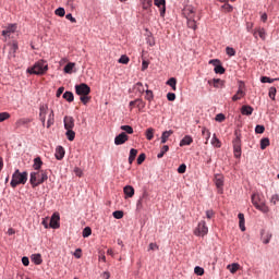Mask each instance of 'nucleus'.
Returning a JSON list of instances; mask_svg holds the SVG:
<instances>
[{
  "instance_id": "obj_21",
  "label": "nucleus",
  "mask_w": 279,
  "mask_h": 279,
  "mask_svg": "<svg viewBox=\"0 0 279 279\" xmlns=\"http://www.w3.org/2000/svg\"><path fill=\"white\" fill-rule=\"evenodd\" d=\"M33 169L34 171H41L40 169H43V159L40 157H36L34 159Z\"/></svg>"
},
{
  "instance_id": "obj_55",
  "label": "nucleus",
  "mask_w": 279,
  "mask_h": 279,
  "mask_svg": "<svg viewBox=\"0 0 279 279\" xmlns=\"http://www.w3.org/2000/svg\"><path fill=\"white\" fill-rule=\"evenodd\" d=\"M255 133L256 134H264L265 133V126L260 125V124H257L256 128H255Z\"/></svg>"
},
{
  "instance_id": "obj_19",
  "label": "nucleus",
  "mask_w": 279,
  "mask_h": 279,
  "mask_svg": "<svg viewBox=\"0 0 279 279\" xmlns=\"http://www.w3.org/2000/svg\"><path fill=\"white\" fill-rule=\"evenodd\" d=\"M147 199H149V194L147 192H144L142 194V197L137 201V208H143V204H147Z\"/></svg>"
},
{
  "instance_id": "obj_61",
  "label": "nucleus",
  "mask_w": 279,
  "mask_h": 279,
  "mask_svg": "<svg viewBox=\"0 0 279 279\" xmlns=\"http://www.w3.org/2000/svg\"><path fill=\"white\" fill-rule=\"evenodd\" d=\"M145 158H146V155L145 154H141L137 157V165H143V162H145Z\"/></svg>"
},
{
  "instance_id": "obj_29",
  "label": "nucleus",
  "mask_w": 279,
  "mask_h": 279,
  "mask_svg": "<svg viewBox=\"0 0 279 279\" xmlns=\"http://www.w3.org/2000/svg\"><path fill=\"white\" fill-rule=\"evenodd\" d=\"M29 123H32V119H29V118H22V119L16 121V126L21 128V126L27 125Z\"/></svg>"
},
{
  "instance_id": "obj_6",
  "label": "nucleus",
  "mask_w": 279,
  "mask_h": 279,
  "mask_svg": "<svg viewBox=\"0 0 279 279\" xmlns=\"http://www.w3.org/2000/svg\"><path fill=\"white\" fill-rule=\"evenodd\" d=\"M75 93L80 97H82L84 95H90V86H88L85 83H82L80 85H75Z\"/></svg>"
},
{
  "instance_id": "obj_51",
  "label": "nucleus",
  "mask_w": 279,
  "mask_h": 279,
  "mask_svg": "<svg viewBox=\"0 0 279 279\" xmlns=\"http://www.w3.org/2000/svg\"><path fill=\"white\" fill-rule=\"evenodd\" d=\"M90 234H93V230L90 229V227H86V228L83 230V236H84V239H87V236H90Z\"/></svg>"
},
{
  "instance_id": "obj_43",
  "label": "nucleus",
  "mask_w": 279,
  "mask_h": 279,
  "mask_svg": "<svg viewBox=\"0 0 279 279\" xmlns=\"http://www.w3.org/2000/svg\"><path fill=\"white\" fill-rule=\"evenodd\" d=\"M269 147V138L265 137L260 140V149H267Z\"/></svg>"
},
{
  "instance_id": "obj_49",
  "label": "nucleus",
  "mask_w": 279,
  "mask_h": 279,
  "mask_svg": "<svg viewBox=\"0 0 279 279\" xmlns=\"http://www.w3.org/2000/svg\"><path fill=\"white\" fill-rule=\"evenodd\" d=\"M260 82H262V84H274L275 78H271V77H269V76H263V77L260 78Z\"/></svg>"
},
{
  "instance_id": "obj_11",
  "label": "nucleus",
  "mask_w": 279,
  "mask_h": 279,
  "mask_svg": "<svg viewBox=\"0 0 279 279\" xmlns=\"http://www.w3.org/2000/svg\"><path fill=\"white\" fill-rule=\"evenodd\" d=\"M50 228H53V230H58L60 228V215L59 214H53L50 218Z\"/></svg>"
},
{
  "instance_id": "obj_23",
  "label": "nucleus",
  "mask_w": 279,
  "mask_h": 279,
  "mask_svg": "<svg viewBox=\"0 0 279 279\" xmlns=\"http://www.w3.org/2000/svg\"><path fill=\"white\" fill-rule=\"evenodd\" d=\"M64 154H65L64 147L58 146L56 148L54 156H56L57 160H62V158H64Z\"/></svg>"
},
{
  "instance_id": "obj_17",
  "label": "nucleus",
  "mask_w": 279,
  "mask_h": 279,
  "mask_svg": "<svg viewBox=\"0 0 279 279\" xmlns=\"http://www.w3.org/2000/svg\"><path fill=\"white\" fill-rule=\"evenodd\" d=\"M208 84L214 88H223L225 82L221 78L209 80Z\"/></svg>"
},
{
  "instance_id": "obj_2",
  "label": "nucleus",
  "mask_w": 279,
  "mask_h": 279,
  "mask_svg": "<svg viewBox=\"0 0 279 279\" xmlns=\"http://www.w3.org/2000/svg\"><path fill=\"white\" fill-rule=\"evenodd\" d=\"M253 206L264 215L269 213V206H267V201L265 199V195L259 193H254L251 197Z\"/></svg>"
},
{
  "instance_id": "obj_60",
  "label": "nucleus",
  "mask_w": 279,
  "mask_h": 279,
  "mask_svg": "<svg viewBox=\"0 0 279 279\" xmlns=\"http://www.w3.org/2000/svg\"><path fill=\"white\" fill-rule=\"evenodd\" d=\"M54 13L57 14V16H64V14H66V11H64V8H58Z\"/></svg>"
},
{
  "instance_id": "obj_1",
  "label": "nucleus",
  "mask_w": 279,
  "mask_h": 279,
  "mask_svg": "<svg viewBox=\"0 0 279 279\" xmlns=\"http://www.w3.org/2000/svg\"><path fill=\"white\" fill-rule=\"evenodd\" d=\"M47 180H49V173L47 170H35L34 172H31L29 183L33 189L40 186V184H44Z\"/></svg>"
},
{
  "instance_id": "obj_5",
  "label": "nucleus",
  "mask_w": 279,
  "mask_h": 279,
  "mask_svg": "<svg viewBox=\"0 0 279 279\" xmlns=\"http://www.w3.org/2000/svg\"><path fill=\"white\" fill-rule=\"evenodd\" d=\"M233 154L234 158H241V134L235 132V138L233 140Z\"/></svg>"
},
{
  "instance_id": "obj_45",
  "label": "nucleus",
  "mask_w": 279,
  "mask_h": 279,
  "mask_svg": "<svg viewBox=\"0 0 279 279\" xmlns=\"http://www.w3.org/2000/svg\"><path fill=\"white\" fill-rule=\"evenodd\" d=\"M120 130H123L126 134H134V129L131 125H122Z\"/></svg>"
},
{
  "instance_id": "obj_47",
  "label": "nucleus",
  "mask_w": 279,
  "mask_h": 279,
  "mask_svg": "<svg viewBox=\"0 0 279 279\" xmlns=\"http://www.w3.org/2000/svg\"><path fill=\"white\" fill-rule=\"evenodd\" d=\"M187 27L190 29H197V22L195 20H191V17L187 20Z\"/></svg>"
},
{
  "instance_id": "obj_25",
  "label": "nucleus",
  "mask_w": 279,
  "mask_h": 279,
  "mask_svg": "<svg viewBox=\"0 0 279 279\" xmlns=\"http://www.w3.org/2000/svg\"><path fill=\"white\" fill-rule=\"evenodd\" d=\"M238 218H239V228H240V230L242 232H245V215L239 214Z\"/></svg>"
},
{
  "instance_id": "obj_35",
  "label": "nucleus",
  "mask_w": 279,
  "mask_h": 279,
  "mask_svg": "<svg viewBox=\"0 0 279 279\" xmlns=\"http://www.w3.org/2000/svg\"><path fill=\"white\" fill-rule=\"evenodd\" d=\"M73 69H75V63L70 62L64 66L63 71L64 73L71 74L73 73Z\"/></svg>"
},
{
  "instance_id": "obj_48",
  "label": "nucleus",
  "mask_w": 279,
  "mask_h": 279,
  "mask_svg": "<svg viewBox=\"0 0 279 279\" xmlns=\"http://www.w3.org/2000/svg\"><path fill=\"white\" fill-rule=\"evenodd\" d=\"M276 93H278V90L276 89V87H270V88H269L268 95H269L270 99H272V101L276 100Z\"/></svg>"
},
{
  "instance_id": "obj_36",
  "label": "nucleus",
  "mask_w": 279,
  "mask_h": 279,
  "mask_svg": "<svg viewBox=\"0 0 279 279\" xmlns=\"http://www.w3.org/2000/svg\"><path fill=\"white\" fill-rule=\"evenodd\" d=\"M178 81L175 77H171L170 80L167 81V85L172 87V90H178L177 87Z\"/></svg>"
},
{
  "instance_id": "obj_12",
  "label": "nucleus",
  "mask_w": 279,
  "mask_h": 279,
  "mask_svg": "<svg viewBox=\"0 0 279 279\" xmlns=\"http://www.w3.org/2000/svg\"><path fill=\"white\" fill-rule=\"evenodd\" d=\"M63 122L65 130H73V128H75V119H73L71 116H65L63 118Z\"/></svg>"
},
{
  "instance_id": "obj_57",
  "label": "nucleus",
  "mask_w": 279,
  "mask_h": 279,
  "mask_svg": "<svg viewBox=\"0 0 279 279\" xmlns=\"http://www.w3.org/2000/svg\"><path fill=\"white\" fill-rule=\"evenodd\" d=\"M194 274H196V276H204V268L196 266L194 268Z\"/></svg>"
},
{
  "instance_id": "obj_13",
  "label": "nucleus",
  "mask_w": 279,
  "mask_h": 279,
  "mask_svg": "<svg viewBox=\"0 0 279 279\" xmlns=\"http://www.w3.org/2000/svg\"><path fill=\"white\" fill-rule=\"evenodd\" d=\"M10 50H9V60H12V58H16V51H19V43L13 41L12 44H9Z\"/></svg>"
},
{
  "instance_id": "obj_9",
  "label": "nucleus",
  "mask_w": 279,
  "mask_h": 279,
  "mask_svg": "<svg viewBox=\"0 0 279 279\" xmlns=\"http://www.w3.org/2000/svg\"><path fill=\"white\" fill-rule=\"evenodd\" d=\"M47 114H49V105H40L39 107V121H41V124L45 126V123L47 121Z\"/></svg>"
},
{
  "instance_id": "obj_53",
  "label": "nucleus",
  "mask_w": 279,
  "mask_h": 279,
  "mask_svg": "<svg viewBox=\"0 0 279 279\" xmlns=\"http://www.w3.org/2000/svg\"><path fill=\"white\" fill-rule=\"evenodd\" d=\"M215 183L218 189H221V186H223V178L216 177Z\"/></svg>"
},
{
  "instance_id": "obj_59",
  "label": "nucleus",
  "mask_w": 279,
  "mask_h": 279,
  "mask_svg": "<svg viewBox=\"0 0 279 279\" xmlns=\"http://www.w3.org/2000/svg\"><path fill=\"white\" fill-rule=\"evenodd\" d=\"M80 100L82 101V104H84V106H86V104L90 101V96L88 95L81 96Z\"/></svg>"
},
{
  "instance_id": "obj_50",
  "label": "nucleus",
  "mask_w": 279,
  "mask_h": 279,
  "mask_svg": "<svg viewBox=\"0 0 279 279\" xmlns=\"http://www.w3.org/2000/svg\"><path fill=\"white\" fill-rule=\"evenodd\" d=\"M10 119V113L9 112H1L0 113V123H3V121H8Z\"/></svg>"
},
{
  "instance_id": "obj_39",
  "label": "nucleus",
  "mask_w": 279,
  "mask_h": 279,
  "mask_svg": "<svg viewBox=\"0 0 279 279\" xmlns=\"http://www.w3.org/2000/svg\"><path fill=\"white\" fill-rule=\"evenodd\" d=\"M134 89L137 90V93H140L141 95H143V93H145V86H143V83L141 82H137L135 85H134Z\"/></svg>"
},
{
  "instance_id": "obj_18",
  "label": "nucleus",
  "mask_w": 279,
  "mask_h": 279,
  "mask_svg": "<svg viewBox=\"0 0 279 279\" xmlns=\"http://www.w3.org/2000/svg\"><path fill=\"white\" fill-rule=\"evenodd\" d=\"M16 24H10L9 26H7V28L4 31H2V36H10L11 34H14V32H16Z\"/></svg>"
},
{
  "instance_id": "obj_33",
  "label": "nucleus",
  "mask_w": 279,
  "mask_h": 279,
  "mask_svg": "<svg viewBox=\"0 0 279 279\" xmlns=\"http://www.w3.org/2000/svg\"><path fill=\"white\" fill-rule=\"evenodd\" d=\"M32 262L35 263V265H41L43 256L40 254H34L32 255Z\"/></svg>"
},
{
  "instance_id": "obj_44",
  "label": "nucleus",
  "mask_w": 279,
  "mask_h": 279,
  "mask_svg": "<svg viewBox=\"0 0 279 279\" xmlns=\"http://www.w3.org/2000/svg\"><path fill=\"white\" fill-rule=\"evenodd\" d=\"M211 145H214V147H221V141H219V138H217L216 134H214V136L211 138Z\"/></svg>"
},
{
  "instance_id": "obj_16",
  "label": "nucleus",
  "mask_w": 279,
  "mask_h": 279,
  "mask_svg": "<svg viewBox=\"0 0 279 279\" xmlns=\"http://www.w3.org/2000/svg\"><path fill=\"white\" fill-rule=\"evenodd\" d=\"M128 140H129L128 134H125V132H122L118 136H116L114 145H123Z\"/></svg>"
},
{
  "instance_id": "obj_41",
  "label": "nucleus",
  "mask_w": 279,
  "mask_h": 279,
  "mask_svg": "<svg viewBox=\"0 0 279 279\" xmlns=\"http://www.w3.org/2000/svg\"><path fill=\"white\" fill-rule=\"evenodd\" d=\"M145 93H146L145 95L146 101H149V104H151V101H154V92L146 89Z\"/></svg>"
},
{
  "instance_id": "obj_7",
  "label": "nucleus",
  "mask_w": 279,
  "mask_h": 279,
  "mask_svg": "<svg viewBox=\"0 0 279 279\" xmlns=\"http://www.w3.org/2000/svg\"><path fill=\"white\" fill-rule=\"evenodd\" d=\"M245 97V83L243 81H240L238 92L232 97V101H239Z\"/></svg>"
},
{
  "instance_id": "obj_15",
  "label": "nucleus",
  "mask_w": 279,
  "mask_h": 279,
  "mask_svg": "<svg viewBox=\"0 0 279 279\" xmlns=\"http://www.w3.org/2000/svg\"><path fill=\"white\" fill-rule=\"evenodd\" d=\"M155 5L159 8L160 16H165V12H167V1L166 0H155Z\"/></svg>"
},
{
  "instance_id": "obj_32",
  "label": "nucleus",
  "mask_w": 279,
  "mask_h": 279,
  "mask_svg": "<svg viewBox=\"0 0 279 279\" xmlns=\"http://www.w3.org/2000/svg\"><path fill=\"white\" fill-rule=\"evenodd\" d=\"M63 99H65V101H69V104L73 102L75 99V96L73 95L72 92H65L63 94Z\"/></svg>"
},
{
  "instance_id": "obj_38",
  "label": "nucleus",
  "mask_w": 279,
  "mask_h": 279,
  "mask_svg": "<svg viewBox=\"0 0 279 279\" xmlns=\"http://www.w3.org/2000/svg\"><path fill=\"white\" fill-rule=\"evenodd\" d=\"M232 10H234V7L228 2L221 5V12H232Z\"/></svg>"
},
{
  "instance_id": "obj_58",
  "label": "nucleus",
  "mask_w": 279,
  "mask_h": 279,
  "mask_svg": "<svg viewBox=\"0 0 279 279\" xmlns=\"http://www.w3.org/2000/svg\"><path fill=\"white\" fill-rule=\"evenodd\" d=\"M114 219H123V211L122 210H116L113 211Z\"/></svg>"
},
{
  "instance_id": "obj_63",
  "label": "nucleus",
  "mask_w": 279,
  "mask_h": 279,
  "mask_svg": "<svg viewBox=\"0 0 279 279\" xmlns=\"http://www.w3.org/2000/svg\"><path fill=\"white\" fill-rule=\"evenodd\" d=\"M270 202H271V204H274V205L278 204V202H279V195H278V194L272 195Z\"/></svg>"
},
{
  "instance_id": "obj_62",
  "label": "nucleus",
  "mask_w": 279,
  "mask_h": 279,
  "mask_svg": "<svg viewBox=\"0 0 279 279\" xmlns=\"http://www.w3.org/2000/svg\"><path fill=\"white\" fill-rule=\"evenodd\" d=\"M178 173H186V166L184 163L179 166Z\"/></svg>"
},
{
  "instance_id": "obj_10",
  "label": "nucleus",
  "mask_w": 279,
  "mask_h": 279,
  "mask_svg": "<svg viewBox=\"0 0 279 279\" xmlns=\"http://www.w3.org/2000/svg\"><path fill=\"white\" fill-rule=\"evenodd\" d=\"M209 64H213L215 66L214 69L215 73L219 75H223V73H226V69L223 68V65H221V61H219V59L210 60Z\"/></svg>"
},
{
  "instance_id": "obj_42",
  "label": "nucleus",
  "mask_w": 279,
  "mask_h": 279,
  "mask_svg": "<svg viewBox=\"0 0 279 279\" xmlns=\"http://www.w3.org/2000/svg\"><path fill=\"white\" fill-rule=\"evenodd\" d=\"M167 151H169V146L168 145H163L162 147H161V150H160V153L157 155V158H163L165 157V155L167 154Z\"/></svg>"
},
{
  "instance_id": "obj_52",
  "label": "nucleus",
  "mask_w": 279,
  "mask_h": 279,
  "mask_svg": "<svg viewBox=\"0 0 279 279\" xmlns=\"http://www.w3.org/2000/svg\"><path fill=\"white\" fill-rule=\"evenodd\" d=\"M129 62H130V58L125 54L121 56L119 59L120 64H129Z\"/></svg>"
},
{
  "instance_id": "obj_20",
  "label": "nucleus",
  "mask_w": 279,
  "mask_h": 279,
  "mask_svg": "<svg viewBox=\"0 0 279 279\" xmlns=\"http://www.w3.org/2000/svg\"><path fill=\"white\" fill-rule=\"evenodd\" d=\"M253 112H254V108L252 106L244 105L241 108V113L244 114L245 117L252 116Z\"/></svg>"
},
{
  "instance_id": "obj_24",
  "label": "nucleus",
  "mask_w": 279,
  "mask_h": 279,
  "mask_svg": "<svg viewBox=\"0 0 279 279\" xmlns=\"http://www.w3.org/2000/svg\"><path fill=\"white\" fill-rule=\"evenodd\" d=\"M227 269L230 271V274H235L239 271V269H241V265L239 263L229 264Z\"/></svg>"
},
{
  "instance_id": "obj_4",
  "label": "nucleus",
  "mask_w": 279,
  "mask_h": 279,
  "mask_svg": "<svg viewBox=\"0 0 279 279\" xmlns=\"http://www.w3.org/2000/svg\"><path fill=\"white\" fill-rule=\"evenodd\" d=\"M26 183H27V172H21L20 170H15L11 180L12 189H16L19 184H26Z\"/></svg>"
},
{
  "instance_id": "obj_54",
  "label": "nucleus",
  "mask_w": 279,
  "mask_h": 279,
  "mask_svg": "<svg viewBox=\"0 0 279 279\" xmlns=\"http://www.w3.org/2000/svg\"><path fill=\"white\" fill-rule=\"evenodd\" d=\"M226 53H227V56H230V57L236 56V50H234V48H232V47H227Z\"/></svg>"
},
{
  "instance_id": "obj_28",
  "label": "nucleus",
  "mask_w": 279,
  "mask_h": 279,
  "mask_svg": "<svg viewBox=\"0 0 279 279\" xmlns=\"http://www.w3.org/2000/svg\"><path fill=\"white\" fill-rule=\"evenodd\" d=\"M138 155V150L135 148H132L130 150V156H129V165H132V162H134V160H136V156Z\"/></svg>"
},
{
  "instance_id": "obj_22",
  "label": "nucleus",
  "mask_w": 279,
  "mask_h": 279,
  "mask_svg": "<svg viewBox=\"0 0 279 279\" xmlns=\"http://www.w3.org/2000/svg\"><path fill=\"white\" fill-rule=\"evenodd\" d=\"M56 123V114L53 113V109H50V112L48 114V120H47V128H51Z\"/></svg>"
},
{
  "instance_id": "obj_40",
  "label": "nucleus",
  "mask_w": 279,
  "mask_h": 279,
  "mask_svg": "<svg viewBox=\"0 0 279 279\" xmlns=\"http://www.w3.org/2000/svg\"><path fill=\"white\" fill-rule=\"evenodd\" d=\"M66 130V138L68 141H75V133L73 131V129H65Z\"/></svg>"
},
{
  "instance_id": "obj_30",
  "label": "nucleus",
  "mask_w": 279,
  "mask_h": 279,
  "mask_svg": "<svg viewBox=\"0 0 279 279\" xmlns=\"http://www.w3.org/2000/svg\"><path fill=\"white\" fill-rule=\"evenodd\" d=\"M155 133H156V130L154 128H148L145 133L147 141H153Z\"/></svg>"
},
{
  "instance_id": "obj_46",
  "label": "nucleus",
  "mask_w": 279,
  "mask_h": 279,
  "mask_svg": "<svg viewBox=\"0 0 279 279\" xmlns=\"http://www.w3.org/2000/svg\"><path fill=\"white\" fill-rule=\"evenodd\" d=\"M143 10H149L151 8V0H142Z\"/></svg>"
},
{
  "instance_id": "obj_14",
  "label": "nucleus",
  "mask_w": 279,
  "mask_h": 279,
  "mask_svg": "<svg viewBox=\"0 0 279 279\" xmlns=\"http://www.w3.org/2000/svg\"><path fill=\"white\" fill-rule=\"evenodd\" d=\"M254 38L258 39V36L262 40H265L267 38V33L265 32V28L257 27L253 32Z\"/></svg>"
},
{
  "instance_id": "obj_37",
  "label": "nucleus",
  "mask_w": 279,
  "mask_h": 279,
  "mask_svg": "<svg viewBox=\"0 0 279 279\" xmlns=\"http://www.w3.org/2000/svg\"><path fill=\"white\" fill-rule=\"evenodd\" d=\"M202 134L205 137V145H208V141L210 140V131L206 128H203Z\"/></svg>"
},
{
  "instance_id": "obj_8",
  "label": "nucleus",
  "mask_w": 279,
  "mask_h": 279,
  "mask_svg": "<svg viewBox=\"0 0 279 279\" xmlns=\"http://www.w3.org/2000/svg\"><path fill=\"white\" fill-rule=\"evenodd\" d=\"M196 236H206L208 234V227L206 226V221H201L197 228L194 231Z\"/></svg>"
},
{
  "instance_id": "obj_34",
  "label": "nucleus",
  "mask_w": 279,
  "mask_h": 279,
  "mask_svg": "<svg viewBox=\"0 0 279 279\" xmlns=\"http://www.w3.org/2000/svg\"><path fill=\"white\" fill-rule=\"evenodd\" d=\"M145 101H143V98H137L136 99V108L141 111L145 110Z\"/></svg>"
},
{
  "instance_id": "obj_64",
  "label": "nucleus",
  "mask_w": 279,
  "mask_h": 279,
  "mask_svg": "<svg viewBox=\"0 0 279 279\" xmlns=\"http://www.w3.org/2000/svg\"><path fill=\"white\" fill-rule=\"evenodd\" d=\"M168 101H175V94L174 93H168L167 94Z\"/></svg>"
},
{
  "instance_id": "obj_3",
  "label": "nucleus",
  "mask_w": 279,
  "mask_h": 279,
  "mask_svg": "<svg viewBox=\"0 0 279 279\" xmlns=\"http://www.w3.org/2000/svg\"><path fill=\"white\" fill-rule=\"evenodd\" d=\"M49 71V64L45 60L37 61L33 66L26 70L31 75H45Z\"/></svg>"
},
{
  "instance_id": "obj_31",
  "label": "nucleus",
  "mask_w": 279,
  "mask_h": 279,
  "mask_svg": "<svg viewBox=\"0 0 279 279\" xmlns=\"http://www.w3.org/2000/svg\"><path fill=\"white\" fill-rule=\"evenodd\" d=\"M171 134H173V132L170 131H165L161 135V145H165V143H167V141H169V136H171Z\"/></svg>"
},
{
  "instance_id": "obj_56",
  "label": "nucleus",
  "mask_w": 279,
  "mask_h": 279,
  "mask_svg": "<svg viewBox=\"0 0 279 279\" xmlns=\"http://www.w3.org/2000/svg\"><path fill=\"white\" fill-rule=\"evenodd\" d=\"M215 120L218 122V123H223V121H226V116L223 113H218L215 118Z\"/></svg>"
},
{
  "instance_id": "obj_26",
  "label": "nucleus",
  "mask_w": 279,
  "mask_h": 279,
  "mask_svg": "<svg viewBox=\"0 0 279 279\" xmlns=\"http://www.w3.org/2000/svg\"><path fill=\"white\" fill-rule=\"evenodd\" d=\"M123 191L126 197H134V187L132 185L124 186Z\"/></svg>"
},
{
  "instance_id": "obj_27",
  "label": "nucleus",
  "mask_w": 279,
  "mask_h": 279,
  "mask_svg": "<svg viewBox=\"0 0 279 279\" xmlns=\"http://www.w3.org/2000/svg\"><path fill=\"white\" fill-rule=\"evenodd\" d=\"M191 143H193V137H191V135H185L180 142V147H184V145H191Z\"/></svg>"
}]
</instances>
